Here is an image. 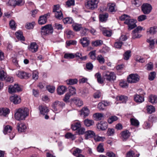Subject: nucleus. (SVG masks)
Wrapping results in <instances>:
<instances>
[{"instance_id":"17","label":"nucleus","mask_w":157,"mask_h":157,"mask_svg":"<svg viewBox=\"0 0 157 157\" xmlns=\"http://www.w3.org/2000/svg\"><path fill=\"white\" fill-rule=\"evenodd\" d=\"M38 48V46L35 42H33L30 44L29 48V51L33 52H35L37 51Z\"/></svg>"},{"instance_id":"13","label":"nucleus","mask_w":157,"mask_h":157,"mask_svg":"<svg viewBox=\"0 0 157 157\" xmlns=\"http://www.w3.org/2000/svg\"><path fill=\"white\" fill-rule=\"evenodd\" d=\"M107 123L106 122L100 121L97 125V128L100 130H105L107 128Z\"/></svg>"},{"instance_id":"33","label":"nucleus","mask_w":157,"mask_h":157,"mask_svg":"<svg viewBox=\"0 0 157 157\" xmlns=\"http://www.w3.org/2000/svg\"><path fill=\"white\" fill-rule=\"evenodd\" d=\"M108 17V14L107 13L101 14L99 15V19L101 22L106 21Z\"/></svg>"},{"instance_id":"4","label":"nucleus","mask_w":157,"mask_h":157,"mask_svg":"<svg viewBox=\"0 0 157 157\" xmlns=\"http://www.w3.org/2000/svg\"><path fill=\"white\" fill-rule=\"evenodd\" d=\"M41 34L42 35H46L52 34L53 32V28L51 24L47 25L41 28Z\"/></svg>"},{"instance_id":"43","label":"nucleus","mask_w":157,"mask_h":157,"mask_svg":"<svg viewBox=\"0 0 157 157\" xmlns=\"http://www.w3.org/2000/svg\"><path fill=\"white\" fill-rule=\"evenodd\" d=\"M118 119L117 117L113 116L110 117L108 119V122L109 124H112L113 122L116 121Z\"/></svg>"},{"instance_id":"22","label":"nucleus","mask_w":157,"mask_h":157,"mask_svg":"<svg viewBox=\"0 0 157 157\" xmlns=\"http://www.w3.org/2000/svg\"><path fill=\"white\" fill-rule=\"evenodd\" d=\"M80 42L84 47L88 46L90 43L89 40L87 37H83L81 39Z\"/></svg>"},{"instance_id":"54","label":"nucleus","mask_w":157,"mask_h":157,"mask_svg":"<svg viewBox=\"0 0 157 157\" xmlns=\"http://www.w3.org/2000/svg\"><path fill=\"white\" fill-rule=\"evenodd\" d=\"M130 121L131 124L135 126H138L139 124V121L136 119L131 118L130 119Z\"/></svg>"},{"instance_id":"23","label":"nucleus","mask_w":157,"mask_h":157,"mask_svg":"<svg viewBox=\"0 0 157 157\" xmlns=\"http://www.w3.org/2000/svg\"><path fill=\"white\" fill-rule=\"evenodd\" d=\"M3 128V132L5 135L9 134L12 131V128L9 125H4Z\"/></svg>"},{"instance_id":"53","label":"nucleus","mask_w":157,"mask_h":157,"mask_svg":"<svg viewBox=\"0 0 157 157\" xmlns=\"http://www.w3.org/2000/svg\"><path fill=\"white\" fill-rule=\"evenodd\" d=\"M115 130L113 128H109L108 129L106 134L108 136H113L114 134Z\"/></svg>"},{"instance_id":"2","label":"nucleus","mask_w":157,"mask_h":157,"mask_svg":"<svg viewBox=\"0 0 157 157\" xmlns=\"http://www.w3.org/2000/svg\"><path fill=\"white\" fill-rule=\"evenodd\" d=\"M100 0H89L85 2V6L86 8L94 10L98 8Z\"/></svg>"},{"instance_id":"57","label":"nucleus","mask_w":157,"mask_h":157,"mask_svg":"<svg viewBox=\"0 0 157 157\" xmlns=\"http://www.w3.org/2000/svg\"><path fill=\"white\" fill-rule=\"evenodd\" d=\"M77 133L79 135H83L86 132L85 129L83 127H80L77 131Z\"/></svg>"},{"instance_id":"40","label":"nucleus","mask_w":157,"mask_h":157,"mask_svg":"<svg viewBox=\"0 0 157 157\" xmlns=\"http://www.w3.org/2000/svg\"><path fill=\"white\" fill-rule=\"evenodd\" d=\"M63 21L65 24H71L74 22L72 18L69 17L65 18L63 19Z\"/></svg>"},{"instance_id":"59","label":"nucleus","mask_w":157,"mask_h":157,"mask_svg":"<svg viewBox=\"0 0 157 157\" xmlns=\"http://www.w3.org/2000/svg\"><path fill=\"white\" fill-rule=\"evenodd\" d=\"M69 91L71 95L75 94H76L75 88L73 86L69 87Z\"/></svg>"},{"instance_id":"29","label":"nucleus","mask_w":157,"mask_h":157,"mask_svg":"<svg viewBox=\"0 0 157 157\" xmlns=\"http://www.w3.org/2000/svg\"><path fill=\"white\" fill-rule=\"evenodd\" d=\"M101 29L104 36L108 37H109L111 36L112 31H111L107 30L105 28H102Z\"/></svg>"},{"instance_id":"3","label":"nucleus","mask_w":157,"mask_h":157,"mask_svg":"<svg viewBox=\"0 0 157 157\" xmlns=\"http://www.w3.org/2000/svg\"><path fill=\"white\" fill-rule=\"evenodd\" d=\"M104 79L109 82H114L116 80V75L115 73L112 71H105L103 74Z\"/></svg>"},{"instance_id":"51","label":"nucleus","mask_w":157,"mask_h":157,"mask_svg":"<svg viewBox=\"0 0 157 157\" xmlns=\"http://www.w3.org/2000/svg\"><path fill=\"white\" fill-rule=\"evenodd\" d=\"M120 86L123 88H126L128 87V84L126 81H121L119 83Z\"/></svg>"},{"instance_id":"25","label":"nucleus","mask_w":157,"mask_h":157,"mask_svg":"<svg viewBox=\"0 0 157 157\" xmlns=\"http://www.w3.org/2000/svg\"><path fill=\"white\" fill-rule=\"evenodd\" d=\"M67 90L65 86H59L57 89V92L58 94L61 95L63 94Z\"/></svg>"},{"instance_id":"41","label":"nucleus","mask_w":157,"mask_h":157,"mask_svg":"<svg viewBox=\"0 0 157 157\" xmlns=\"http://www.w3.org/2000/svg\"><path fill=\"white\" fill-rule=\"evenodd\" d=\"M6 78V73L3 71H0V80H4Z\"/></svg>"},{"instance_id":"28","label":"nucleus","mask_w":157,"mask_h":157,"mask_svg":"<svg viewBox=\"0 0 157 157\" xmlns=\"http://www.w3.org/2000/svg\"><path fill=\"white\" fill-rule=\"evenodd\" d=\"M10 112V110L7 108L0 109V115L6 116Z\"/></svg>"},{"instance_id":"7","label":"nucleus","mask_w":157,"mask_h":157,"mask_svg":"<svg viewBox=\"0 0 157 157\" xmlns=\"http://www.w3.org/2000/svg\"><path fill=\"white\" fill-rule=\"evenodd\" d=\"M65 106V104L63 101H56L54 102L52 105L55 111H61Z\"/></svg>"},{"instance_id":"36","label":"nucleus","mask_w":157,"mask_h":157,"mask_svg":"<svg viewBox=\"0 0 157 157\" xmlns=\"http://www.w3.org/2000/svg\"><path fill=\"white\" fill-rule=\"evenodd\" d=\"M129 21L128 22L129 23L127 24L128 25V29L129 30H131L135 28L136 26V25L134 19H132V21Z\"/></svg>"},{"instance_id":"9","label":"nucleus","mask_w":157,"mask_h":157,"mask_svg":"<svg viewBox=\"0 0 157 157\" xmlns=\"http://www.w3.org/2000/svg\"><path fill=\"white\" fill-rule=\"evenodd\" d=\"M22 90L21 87L18 84H15L13 86H10L9 87L8 91L10 93L16 92H20Z\"/></svg>"},{"instance_id":"24","label":"nucleus","mask_w":157,"mask_h":157,"mask_svg":"<svg viewBox=\"0 0 157 157\" xmlns=\"http://www.w3.org/2000/svg\"><path fill=\"white\" fill-rule=\"evenodd\" d=\"M27 127L26 125L24 123L18 124L17 128L19 132H24L25 131Z\"/></svg>"},{"instance_id":"37","label":"nucleus","mask_w":157,"mask_h":157,"mask_svg":"<svg viewBox=\"0 0 157 157\" xmlns=\"http://www.w3.org/2000/svg\"><path fill=\"white\" fill-rule=\"evenodd\" d=\"M149 101L152 104L157 102V96L155 95H151L149 97Z\"/></svg>"},{"instance_id":"32","label":"nucleus","mask_w":157,"mask_h":157,"mask_svg":"<svg viewBox=\"0 0 157 157\" xmlns=\"http://www.w3.org/2000/svg\"><path fill=\"white\" fill-rule=\"evenodd\" d=\"M15 35L16 37L18 40H25V39L23 35L22 32L20 31L17 32L15 33Z\"/></svg>"},{"instance_id":"63","label":"nucleus","mask_w":157,"mask_h":157,"mask_svg":"<svg viewBox=\"0 0 157 157\" xmlns=\"http://www.w3.org/2000/svg\"><path fill=\"white\" fill-rule=\"evenodd\" d=\"M97 150L99 152H102L104 151V149L103 147V145L102 144H99L97 147Z\"/></svg>"},{"instance_id":"52","label":"nucleus","mask_w":157,"mask_h":157,"mask_svg":"<svg viewBox=\"0 0 157 157\" xmlns=\"http://www.w3.org/2000/svg\"><path fill=\"white\" fill-rule=\"evenodd\" d=\"M75 57V55L73 53H65L64 56V58L65 59H73Z\"/></svg>"},{"instance_id":"6","label":"nucleus","mask_w":157,"mask_h":157,"mask_svg":"<svg viewBox=\"0 0 157 157\" xmlns=\"http://www.w3.org/2000/svg\"><path fill=\"white\" fill-rule=\"evenodd\" d=\"M127 81L128 83H136L140 80V77L136 74H131L127 78Z\"/></svg>"},{"instance_id":"60","label":"nucleus","mask_w":157,"mask_h":157,"mask_svg":"<svg viewBox=\"0 0 157 157\" xmlns=\"http://www.w3.org/2000/svg\"><path fill=\"white\" fill-rule=\"evenodd\" d=\"M82 150L78 148H77L75 150L73 154L74 155L77 156L78 155L80 154V153H82Z\"/></svg>"},{"instance_id":"16","label":"nucleus","mask_w":157,"mask_h":157,"mask_svg":"<svg viewBox=\"0 0 157 157\" xmlns=\"http://www.w3.org/2000/svg\"><path fill=\"white\" fill-rule=\"evenodd\" d=\"M81 127V124L79 121H77L73 122L71 124V128L74 131L78 130Z\"/></svg>"},{"instance_id":"48","label":"nucleus","mask_w":157,"mask_h":157,"mask_svg":"<svg viewBox=\"0 0 157 157\" xmlns=\"http://www.w3.org/2000/svg\"><path fill=\"white\" fill-rule=\"evenodd\" d=\"M89 55L90 56V58L91 59L93 60H95L96 59V51L94 50L91 51L89 53Z\"/></svg>"},{"instance_id":"20","label":"nucleus","mask_w":157,"mask_h":157,"mask_svg":"<svg viewBox=\"0 0 157 157\" xmlns=\"http://www.w3.org/2000/svg\"><path fill=\"white\" fill-rule=\"evenodd\" d=\"M95 133L92 130H88L85 132V138L87 140L95 136Z\"/></svg>"},{"instance_id":"42","label":"nucleus","mask_w":157,"mask_h":157,"mask_svg":"<svg viewBox=\"0 0 157 157\" xmlns=\"http://www.w3.org/2000/svg\"><path fill=\"white\" fill-rule=\"evenodd\" d=\"M108 6L109 7V11L111 12L115 11V4L114 3H109L108 4Z\"/></svg>"},{"instance_id":"34","label":"nucleus","mask_w":157,"mask_h":157,"mask_svg":"<svg viewBox=\"0 0 157 157\" xmlns=\"http://www.w3.org/2000/svg\"><path fill=\"white\" fill-rule=\"evenodd\" d=\"M78 82V80L76 78L70 79L67 80L66 81V83L67 85H73L76 84Z\"/></svg>"},{"instance_id":"8","label":"nucleus","mask_w":157,"mask_h":157,"mask_svg":"<svg viewBox=\"0 0 157 157\" xmlns=\"http://www.w3.org/2000/svg\"><path fill=\"white\" fill-rule=\"evenodd\" d=\"M152 9L151 5L148 3H144L141 6V10L145 14H148Z\"/></svg>"},{"instance_id":"39","label":"nucleus","mask_w":157,"mask_h":157,"mask_svg":"<svg viewBox=\"0 0 157 157\" xmlns=\"http://www.w3.org/2000/svg\"><path fill=\"white\" fill-rule=\"evenodd\" d=\"M123 42L120 41L118 39H117L114 43V46L115 48H120L123 44Z\"/></svg>"},{"instance_id":"30","label":"nucleus","mask_w":157,"mask_h":157,"mask_svg":"<svg viewBox=\"0 0 157 157\" xmlns=\"http://www.w3.org/2000/svg\"><path fill=\"white\" fill-rule=\"evenodd\" d=\"M74 103L78 106H80L83 105L82 101L78 98H74L72 99Z\"/></svg>"},{"instance_id":"14","label":"nucleus","mask_w":157,"mask_h":157,"mask_svg":"<svg viewBox=\"0 0 157 157\" xmlns=\"http://www.w3.org/2000/svg\"><path fill=\"white\" fill-rule=\"evenodd\" d=\"M10 101L14 104H19L21 102V99L20 96L17 95H14L10 98Z\"/></svg>"},{"instance_id":"46","label":"nucleus","mask_w":157,"mask_h":157,"mask_svg":"<svg viewBox=\"0 0 157 157\" xmlns=\"http://www.w3.org/2000/svg\"><path fill=\"white\" fill-rule=\"evenodd\" d=\"M131 51L130 50H128L126 51L124 55V59L125 60H128L129 59L131 56Z\"/></svg>"},{"instance_id":"58","label":"nucleus","mask_w":157,"mask_h":157,"mask_svg":"<svg viewBox=\"0 0 157 157\" xmlns=\"http://www.w3.org/2000/svg\"><path fill=\"white\" fill-rule=\"evenodd\" d=\"M146 69L148 71L152 70L153 67V64L152 62H149L146 65Z\"/></svg>"},{"instance_id":"55","label":"nucleus","mask_w":157,"mask_h":157,"mask_svg":"<svg viewBox=\"0 0 157 157\" xmlns=\"http://www.w3.org/2000/svg\"><path fill=\"white\" fill-rule=\"evenodd\" d=\"M65 137L67 139H71L72 140L75 139V137L74 135L72 134L71 133L68 132L65 135Z\"/></svg>"},{"instance_id":"19","label":"nucleus","mask_w":157,"mask_h":157,"mask_svg":"<svg viewBox=\"0 0 157 157\" xmlns=\"http://www.w3.org/2000/svg\"><path fill=\"white\" fill-rule=\"evenodd\" d=\"M147 32L151 35H153L157 32V27L154 26L147 29Z\"/></svg>"},{"instance_id":"12","label":"nucleus","mask_w":157,"mask_h":157,"mask_svg":"<svg viewBox=\"0 0 157 157\" xmlns=\"http://www.w3.org/2000/svg\"><path fill=\"white\" fill-rule=\"evenodd\" d=\"M49 15V13L45 14L40 17L38 20L39 24L42 25L45 24L47 21V17Z\"/></svg>"},{"instance_id":"5","label":"nucleus","mask_w":157,"mask_h":157,"mask_svg":"<svg viewBox=\"0 0 157 157\" xmlns=\"http://www.w3.org/2000/svg\"><path fill=\"white\" fill-rule=\"evenodd\" d=\"M53 12L54 13L56 18L59 19H61L63 18V14L59 4L54 5L53 6Z\"/></svg>"},{"instance_id":"15","label":"nucleus","mask_w":157,"mask_h":157,"mask_svg":"<svg viewBox=\"0 0 157 157\" xmlns=\"http://www.w3.org/2000/svg\"><path fill=\"white\" fill-rule=\"evenodd\" d=\"M120 19L121 21H125L124 23L125 24H128L129 21H132V19H131L129 15L125 14L122 15L120 17Z\"/></svg>"},{"instance_id":"27","label":"nucleus","mask_w":157,"mask_h":157,"mask_svg":"<svg viewBox=\"0 0 157 157\" xmlns=\"http://www.w3.org/2000/svg\"><path fill=\"white\" fill-rule=\"evenodd\" d=\"M117 98L122 103H126L128 100L127 96L124 95H121L117 97Z\"/></svg>"},{"instance_id":"47","label":"nucleus","mask_w":157,"mask_h":157,"mask_svg":"<svg viewBox=\"0 0 157 157\" xmlns=\"http://www.w3.org/2000/svg\"><path fill=\"white\" fill-rule=\"evenodd\" d=\"M147 111L149 113L151 114L155 111V108L152 105L148 106L147 108Z\"/></svg>"},{"instance_id":"64","label":"nucleus","mask_w":157,"mask_h":157,"mask_svg":"<svg viewBox=\"0 0 157 157\" xmlns=\"http://www.w3.org/2000/svg\"><path fill=\"white\" fill-rule=\"evenodd\" d=\"M148 120L151 122H155L157 121V117L154 115H151L149 117Z\"/></svg>"},{"instance_id":"38","label":"nucleus","mask_w":157,"mask_h":157,"mask_svg":"<svg viewBox=\"0 0 157 157\" xmlns=\"http://www.w3.org/2000/svg\"><path fill=\"white\" fill-rule=\"evenodd\" d=\"M72 26L74 30L76 31H79L82 28V26L81 24L76 23L73 24Z\"/></svg>"},{"instance_id":"61","label":"nucleus","mask_w":157,"mask_h":157,"mask_svg":"<svg viewBox=\"0 0 157 157\" xmlns=\"http://www.w3.org/2000/svg\"><path fill=\"white\" fill-rule=\"evenodd\" d=\"M71 95L69 93H67L65 95V97L63 99V101L67 103L69 102V99L71 97Z\"/></svg>"},{"instance_id":"35","label":"nucleus","mask_w":157,"mask_h":157,"mask_svg":"<svg viewBox=\"0 0 157 157\" xmlns=\"http://www.w3.org/2000/svg\"><path fill=\"white\" fill-rule=\"evenodd\" d=\"M95 76L97 79L98 82V83L102 84L104 82V81L101 78V74L99 73H97L95 75Z\"/></svg>"},{"instance_id":"49","label":"nucleus","mask_w":157,"mask_h":157,"mask_svg":"<svg viewBox=\"0 0 157 157\" xmlns=\"http://www.w3.org/2000/svg\"><path fill=\"white\" fill-rule=\"evenodd\" d=\"M97 59L101 64H103L105 62V59L101 55H99L97 58Z\"/></svg>"},{"instance_id":"45","label":"nucleus","mask_w":157,"mask_h":157,"mask_svg":"<svg viewBox=\"0 0 157 157\" xmlns=\"http://www.w3.org/2000/svg\"><path fill=\"white\" fill-rule=\"evenodd\" d=\"M102 43V41L100 40H98L92 42V44L96 47L101 45Z\"/></svg>"},{"instance_id":"50","label":"nucleus","mask_w":157,"mask_h":157,"mask_svg":"<svg viewBox=\"0 0 157 157\" xmlns=\"http://www.w3.org/2000/svg\"><path fill=\"white\" fill-rule=\"evenodd\" d=\"M80 33L82 36H86L87 35L89 31L88 29L82 27Z\"/></svg>"},{"instance_id":"21","label":"nucleus","mask_w":157,"mask_h":157,"mask_svg":"<svg viewBox=\"0 0 157 157\" xmlns=\"http://www.w3.org/2000/svg\"><path fill=\"white\" fill-rule=\"evenodd\" d=\"M134 101L137 103H141L144 101V97L139 94H136L134 96Z\"/></svg>"},{"instance_id":"26","label":"nucleus","mask_w":157,"mask_h":157,"mask_svg":"<svg viewBox=\"0 0 157 157\" xmlns=\"http://www.w3.org/2000/svg\"><path fill=\"white\" fill-rule=\"evenodd\" d=\"M89 113V110L87 107L83 108L81 111V115H83L84 117L88 116Z\"/></svg>"},{"instance_id":"44","label":"nucleus","mask_w":157,"mask_h":157,"mask_svg":"<svg viewBox=\"0 0 157 157\" xmlns=\"http://www.w3.org/2000/svg\"><path fill=\"white\" fill-rule=\"evenodd\" d=\"M94 117L96 119L100 120L103 117V114L100 113H96L94 114Z\"/></svg>"},{"instance_id":"18","label":"nucleus","mask_w":157,"mask_h":157,"mask_svg":"<svg viewBox=\"0 0 157 157\" xmlns=\"http://www.w3.org/2000/svg\"><path fill=\"white\" fill-rule=\"evenodd\" d=\"M39 109L40 113L43 115H45L46 113H48L49 110L48 108L44 105H40L39 106Z\"/></svg>"},{"instance_id":"62","label":"nucleus","mask_w":157,"mask_h":157,"mask_svg":"<svg viewBox=\"0 0 157 157\" xmlns=\"http://www.w3.org/2000/svg\"><path fill=\"white\" fill-rule=\"evenodd\" d=\"M101 92L100 91L98 90L94 94L93 96L95 98H98L101 97Z\"/></svg>"},{"instance_id":"56","label":"nucleus","mask_w":157,"mask_h":157,"mask_svg":"<svg viewBox=\"0 0 157 157\" xmlns=\"http://www.w3.org/2000/svg\"><path fill=\"white\" fill-rule=\"evenodd\" d=\"M107 106V104H104L102 102H100L98 104V107L100 110H103L105 106Z\"/></svg>"},{"instance_id":"31","label":"nucleus","mask_w":157,"mask_h":157,"mask_svg":"<svg viewBox=\"0 0 157 157\" xmlns=\"http://www.w3.org/2000/svg\"><path fill=\"white\" fill-rule=\"evenodd\" d=\"M84 123L85 126L87 127H90L93 125L94 124V122L93 120L86 119L84 121Z\"/></svg>"},{"instance_id":"11","label":"nucleus","mask_w":157,"mask_h":157,"mask_svg":"<svg viewBox=\"0 0 157 157\" xmlns=\"http://www.w3.org/2000/svg\"><path fill=\"white\" fill-rule=\"evenodd\" d=\"M121 138L123 141H125L130 136V133L128 130L123 131L121 133Z\"/></svg>"},{"instance_id":"10","label":"nucleus","mask_w":157,"mask_h":157,"mask_svg":"<svg viewBox=\"0 0 157 157\" xmlns=\"http://www.w3.org/2000/svg\"><path fill=\"white\" fill-rule=\"evenodd\" d=\"M16 75L21 78H27L30 76V74L27 73L23 71H18L16 73Z\"/></svg>"},{"instance_id":"1","label":"nucleus","mask_w":157,"mask_h":157,"mask_svg":"<svg viewBox=\"0 0 157 157\" xmlns=\"http://www.w3.org/2000/svg\"><path fill=\"white\" fill-rule=\"evenodd\" d=\"M29 111L27 108H22L17 109L15 114L16 119L18 121L25 120L28 116Z\"/></svg>"}]
</instances>
